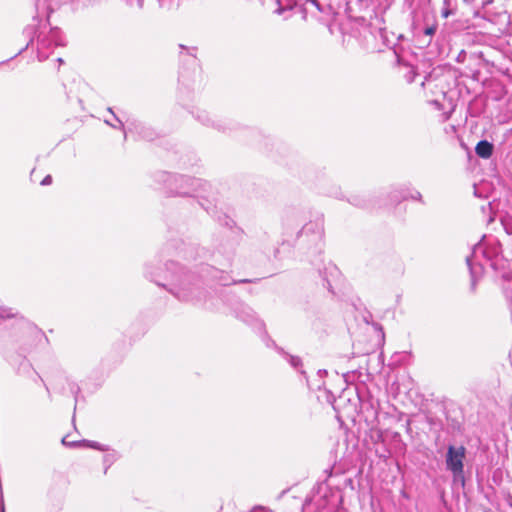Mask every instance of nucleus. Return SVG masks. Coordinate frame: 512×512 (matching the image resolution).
I'll use <instances>...</instances> for the list:
<instances>
[{"label": "nucleus", "instance_id": "1", "mask_svg": "<svg viewBox=\"0 0 512 512\" xmlns=\"http://www.w3.org/2000/svg\"><path fill=\"white\" fill-rule=\"evenodd\" d=\"M465 458V448L460 446L455 448L449 446L446 458V465L455 475L463 472V460Z\"/></svg>", "mask_w": 512, "mask_h": 512}, {"label": "nucleus", "instance_id": "2", "mask_svg": "<svg viewBox=\"0 0 512 512\" xmlns=\"http://www.w3.org/2000/svg\"><path fill=\"white\" fill-rule=\"evenodd\" d=\"M475 152L479 157L488 159L493 154V144L487 140H481L477 143Z\"/></svg>", "mask_w": 512, "mask_h": 512}, {"label": "nucleus", "instance_id": "3", "mask_svg": "<svg viewBox=\"0 0 512 512\" xmlns=\"http://www.w3.org/2000/svg\"><path fill=\"white\" fill-rule=\"evenodd\" d=\"M435 31H436V27L430 26V27H427L424 32L426 35L432 36L435 33Z\"/></svg>", "mask_w": 512, "mask_h": 512}, {"label": "nucleus", "instance_id": "4", "mask_svg": "<svg viewBox=\"0 0 512 512\" xmlns=\"http://www.w3.org/2000/svg\"><path fill=\"white\" fill-rule=\"evenodd\" d=\"M52 183V176L51 175H47L42 181H41V184L42 185H50Z\"/></svg>", "mask_w": 512, "mask_h": 512}, {"label": "nucleus", "instance_id": "5", "mask_svg": "<svg viewBox=\"0 0 512 512\" xmlns=\"http://www.w3.org/2000/svg\"><path fill=\"white\" fill-rule=\"evenodd\" d=\"M449 14H450V12H449V11H445V12H443V17H445V18H446V17H448V16H449Z\"/></svg>", "mask_w": 512, "mask_h": 512}]
</instances>
